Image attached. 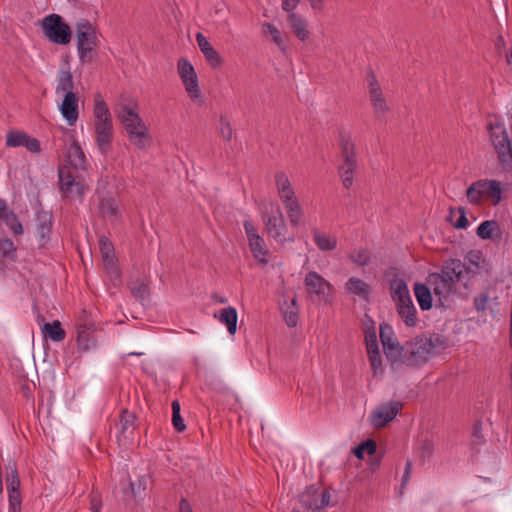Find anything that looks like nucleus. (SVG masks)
Listing matches in <instances>:
<instances>
[{
	"instance_id": "f257e3e1",
	"label": "nucleus",
	"mask_w": 512,
	"mask_h": 512,
	"mask_svg": "<svg viewBox=\"0 0 512 512\" xmlns=\"http://www.w3.org/2000/svg\"><path fill=\"white\" fill-rule=\"evenodd\" d=\"M94 131L99 151L107 155L113 139V125L110 111L100 93L94 96Z\"/></svg>"
},
{
	"instance_id": "f03ea898",
	"label": "nucleus",
	"mask_w": 512,
	"mask_h": 512,
	"mask_svg": "<svg viewBox=\"0 0 512 512\" xmlns=\"http://www.w3.org/2000/svg\"><path fill=\"white\" fill-rule=\"evenodd\" d=\"M391 296L395 301L397 312L403 322L410 327L416 325V308L409 294L406 282L402 279H394L390 284Z\"/></svg>"
},
{
	"instance_id": "7ed1b4c3",
	"label": "nucleus",
	"mask_w": 512,
	"mask_h": 512,
	"mask_svg": "<svg viewBox=\"0 0 512 512\" xmlns=\"http://www.w3.org/2000/svg\"><path fill=\"white\" fill-rule=\"evenodd\" d=\"M491 143L497 153L499 163L504 167L512 165V143L505 126L500 122L488 124Z\"/></svg>"
},
{
	"instance_id": "20e7f679",
	"label": "nucleus",
	"mask_w": 512,
	"mask_h": 512,
	"mask_svg": "<svg viewBox=\"0 0 512 512\" xmlns=\"http://www.w3.org/2000/svg\"><path fill=\"white\" fill-rule=\"evenodd\" d=\"M77 50L82 63L90 62L96 55L98 44L96 31L87 20L77 23L76 26Z\"/></svg>"
},
{
	"instance_id": "39448f33",
	"label": "nucleus",
	"mask_w": 512,
	"mask_h": 512,
	"mask_svg": "<svg viewBox=\"0 0 512 512\" xmlns=\"http://www.w3.org/2000/svg\"><path fill=\"white\" fill-rule=\"evenodd\" d=\"M429 345L426 336L416 337L402 346L399 359L408 366H421L433 355L429 350Z\"/></svg>"
},
{
	"instance_id": "423d86ee",
	"label": "nucleus",
	"mask_w": 512,
	"mask_h": 512,
	"mask_svg": "<svg viewBox=\"0 0 512 512\" xmlns=\"http://www.w3.org/2000/svg\"><path fill=\"white\" fill-rule=\"evenodd\" d=\"M468 201L473 205H479L484 196L491 198L493 205L501 201L502 188L497 180L482 179L473 182L466 191Z\"/></svg>"
},
{
	"instance_id": "0eeeda50",
	"label": "nucleus",
	"mask_w": 512,
	"mask_h": 512,
	"mask_svg": "<svg viewBox=\"0 0 512 512\" xmlns=\"http://www.w3.org/2000/svg\"><path fill=\"white\" fill-rule=\"evenodd\" d=\"M59 183L63 196L68 198H81L87 189L83 177L79 176L67 166L59 167Z\"/></svg>"
},
{
	"instance_id": "6e6552de",
	"label": "nucleus",
	"mask_w": 512,
	"mask_h": 512,
	"mask_svg": "<svg viewBox=\"0 0 512 512\" xmlns=\"http://www.w3.org/2000/svg\"><path fill=\"white\" fill-rule=\"evenodd\" d=\"M304 285L311 299L330 303V298L334 293L333 285L323 278L319 273L310 271L306 274Z\"/></svg>"
},
{
	"instance_id": "1a4fd4ad",
	"label": "nucleus",
	"mask_w": 512,
	"mask_h": 512,
	"mask_svg": "<svg viewBox=\"0 0 512 512\" xmlns=\"http://www.w3.org/2000/svg\"><path fill=\"white\" fill-rule=\"evenodd\" d=\"M42 28L45 36L54 43L66 45L71 40V29L58 14L45 17Z\"/></svg>"
},
{
	"instance_id": "9d476101",
	"label": "nucleus",
	"mask_w": 512,
	"mask_h": 512,
	"mask_svg": "<svg viewBox=\"0 0 512 512\" xmlns=\"http://www.w3.org/2000/svg\"><path fill=\"white\" fill-rule=\"evenodd\" d=\"M368 78V95L372 104L374 115L377 119L383 120L385 115L390 111V107L383 95L381 86L374 74L370 71Z\"/></svg>"
},
{
	"instance_id": "9b49d317",
	"label": "nucleus",
	"mask_w": 512,
	"mask_h": 512,
	"mask_svg": "<svg viewBox=\"0 0 512 512\" xmlns=\"http://www.w3.org/2000/svg\"><path fill=\"white\" fill-rule=\"evenodd\" d=\"M265 229L268 235L276 241L283 243L285 241H292L293 237H287L288 227L285 223L283 213L279 207L270 215L263 217Z\"/></svg>"
},
{
	"instance_id": "f8f14e48",
	"label": "nucleus",
	"mask_w": 512,
	"mask_h": 512,
	"mask_svg": "<svg viewBox=\"0 0 512 512\" xmlns=\"http://www.w3.org/2000/svg\"><path fill=\"white\" fill-rule=\"evenodd\" d=\"M177 70L189 97L191 99L199 98L201 93L198 77L193 65L186 58H180L177 64Z\"/></svg>"
},
{
	"instance_id": "ddd939ff",
	"label": "nucleus",
	"mask_w": 512,
	"mask_h": 512,
	"mask_svg": "<svg viewBox=\"0 0 512 512\" xmlns=\"http://www.w3.org/2000/svg\"><path fill=\"white\" fill-rule=\"evenodd\" d=\"M403 404L400 401H390L381 404L371 415V423L376 428L384 427L392 421L402 410Z\"/></svg>"
},
{
	"instance_id": "4468645a",
	"label": "nucleus",
	"mask_w": 512,
	"mask_h": 512,
	"mask_svg": "<svg viewBox=\"0 0 512 512\" xmlns=\"http://www.w3.org/2000/svg\"><path fill=\"white\" fill-rule=\"evenodd\" d=\"M7 147H20L24 146L32 153H39L41 151L40 142L33 137H30L26 132L20 130H10L6 135Z\"/></svg>"
},
{
	"instance_id": "2eb2a0df",
	"label": "nucleus",
	"mask_w": 512,
	"mask_h": 512,
	"mask_svg": "<svg viewBox=\"0 0 512 512\" xmlns=\"http://www.w3.org/2000/svg\"><path fill=\"white\" fill-rule=\"evenodd\" d=\"M429 284L433 287L434 294L439 298L448 299L456 291V285L450 276H446L441 269L440 273H431L428 277Z\"/></svg>"
},
{
	"instance_id": "dca6fc26",
	"label": "nucleus",
	"mask_w": 512,
	"mask_h": 512,
	"mask_svg": "<svg viewBox=\"0 0 512 512\" xmlns=\"http://www.w3.org/2000/svg\"><path fill=\"white\" fill-rule=\"evenodd\" d=\"M52 215L46 211H40L36 216V237L38 246L43 248L46 246L51 236Z\"/></svg>"
},
{
	"instance_id": "f3484780",
	"label": "nucleus",
	"mask_w": 512,
	"mask_h": 512,
	"mask_svg": "<svg viewBox=\"0 0 512 512\" xmlns=\"http://www.w3.org/2000/svg\"><path fill=\"white\" fill-rule=\"evenodd\" d=\"M129 141L134 144L138 149H146L150 145L151 138L148 133V128L143 122L139 121L138 124L129 125L125 128Z\"/></svg>"
},
{
	"instance_id": "a211bd4d",
	"label": "nucleus",
	"mask_w": 512,
	"mask_h": 512,
	"mask_svg": "<svg viewBox=\"0 0 512 512\" xmlns=\"http://www.w3.org/2000/svg\"><path fill=\"white\" fill-rule=\"evenodd\" d=\"M341 164L339 166L358 167L356 145L349 136L339 140Z\"/></svg>"
},
{
	"instance_id": "6ab92c4d",
	"label": "nucleus",
	"mask_w": 512,
	"mask_h": 512,
	"mask_svg": "<svg viewBox=\"0 0 512 512\" xmlns=\"http://www.w3.org/2000/svg\"><path fill=\"white\" fill-rule=\"evenodd\" d=\"M392 329L389 325L380 326V339L386 356L390 359H397L401 355L402 346L392 337Z\"/></svg>"
},
{
	"instance_id": "aec40b11",
	"label": "nucleus",
	"mask_w": 512,
	"mask_h": 512,
	"mask_svg": "<svg viewBox=\"0 0 512 512\" xmlns=\"http://www.w3.org/2000/svg\"><path fill=\"white\" fill-rule=\"evenodd\" d=\"M287 23L295 35L300 41H306L310 37L309 23L308 20L299 13H290L287 15Z\"/></svg>"
},
{
	"instance_id": "412c9836",
	"label": "nucleus",
	"mask_w": 512,
	"mask_h": 512,
	"mask_svg": "<svg viewBox=\"0 0 512 512\" xmlns=\"http://www.w3.org/2000/svg\"><path fill=\"white\" fill-rule=\"evenodd\" d=\"M197 44L203 53L208 64L213 68H218L223 64V58L220 54L214 49V47L210 44V42L206 39V37L202 33L196 34Z\"/></svg>"
},
{
	"instance_id": "4be33fe9",
	"label": "nucleus",
	"mask_w": 512,
	"mask_h": 512,
	"mask_svg": "<svg viewBox=\"0 0 512 512\" xmlns=\"http://www.w3.org/2000/svg\"><path fill=\"white\" fill-rule=\"evenodd\" d=\"M61 113L69 125H74L78 119V96L76 93L65 94L60 106Z\"/></svg>"
},
{
	"instance_id": "5701e85b",
	"label": "nucleus",
	"mask_w": 512,
	"mask_h": 512,
	"mask_svg": "<svg viewBox=\"0 0 512 512\" xmlns=\"http://www.w3.org/2000/svg\"><path fill=\"white\" fill-rule=\"evenodd\" d=\"M441 269L444 271L446 276H450L452 278L455 285L462 279L464 272H474L471 267H466L461 260L453 258L444 261Z\"/></svg>"
},
{
	"instance_id": "b1692460",
	"label": "nucleus",
	"mask_w": 512,
	"mask_h": 512,
	"mask_svg": "<svg viewBox=\"0 0 512 512\" xmlns=\"http://www.w3.org/2000/svg\"><path fill=\"white\" fill-rule=\"evenodd\" d=\"M287 212V216L292 227H298L304 218V211L296 198L292 197L291 200L282 201Z\"/></svg>"
},
{
	"instance_id": "393cba45",
	"label": "nucleus",
	"mask_w": 512,
	"mask_h": 512,
	"mask_svg": "<svg viewBox=\"0 0 512 512\" xmlns=\"http://www.w3.org/2000/svg\"><path fill=\"white\" fill-rule=\"evenodd\" d=\"M67 159L73 171L86 168V157L80 145L73 141L67 150Z\"/></svg>"
},
{
	"instance_id": "a878e982",
	"label": "nucleus",
	"mask_w": 512,
	"mask_h": 512,
	"mask_svg": "<svg viewBox=\"0 0 512 512\" xmlns=\"http://www.w3.org/2000/svg\"><path fill=\"white\" fill-rule=\"evenodd\" d=\"M275 184L281 201L291 200V198L295 196V191L291 185V182L284 172H276Z\"/></svg>"
},
{
	"instance_id": "bb28decb",
	"label": "nucleus",
	"mask_w": 512,
	"mask_h": 512,
	"mask_svg": "<svg viewBox=\"0 0 512 512\" xmlns=\"http://www.w3.org/2000/svg\"><path fill=\"white\" fill-rule=\"evenodd\" d=\"M6 485L9 498V512H21L20 480H6Z\"/></svg>"
},
{
	"instance_id": "cd10ccee",
	"label": "nucleus",
	"mask_w": 512,
	"mask_h": 512,
	"mask_svg": "<svg viewBox=\"0 0 512 512\" xmlns=\"http://www.w3.org/2000/svg\"><path fill=\"white\" fill-rule=\"evenodd\" d=\"M348 293L360 297L362 300L369 301L370 286L360 278L351 277L345 284Z\"/></svg>"
},
{
	"instance_id": "c85d7f7f",
	"label": "nucleus",
	"mask_w": 512,
	"mask_h": 512,
	"mask_svg": "<svg viewBox=\"0 0 512 512\" xmlns=\"http://www.w3.org/2000/svg\"><path fill=\"white\" fill-rule=\"evenodd\" d=\"M299 501L306 510L316 512L319 511V490L314 486L305 489L299 495Z\"/></svg>"
},
{
	"instance_id": "c756f323",
	"label": "nucleus",
	"mask_w": 512,
	"mask_h": 512,
	"mask_svg": "<svg viewBox=\"0 0 512 512\" xmlns=\"http://www.w3.org/2000/svg\"><path fill=\"white\" fill-rule=\"evenodd\" d=\"M313 239L319 250L323 252L332 251L337 247V238L314 228Z\"/></svg>"
},
{
	"instance_id": "7c9ffc66",
	"label": "nucleus",
	"mask_w": 512,
	"mask_h": 512,
	"mask_svg": "<svg viewBox=\"0 0 512 512\" xmlns=\"http://www.w3.org/2000/svg\"><path fill=\"white\" fill-rule=\"evenodd\" d=\"M92 324L79 323L77 324V343L82 351L88 350L95 344L91 336Z\"/></svg>"
},
{
	"instance_id": "2f4dec72",
	"label": "nucleus",
	"mask_w": 512,
	"mask_h": 512,
	"mask_svg": "<svg viewBox=\"0 0 512 512\" xmlns=\"http://www.w3.org/2000/svg\"><path fill=\"white\" fill-rule=\"evenodd\" d=\"M249 247L250 250L254 256V258L260 263V264H267V254L268 250L266 248L264 239L261 236L253 237L252 239H249Z\"/></svg>"
},
{
	"instance_id": "473e14b6",
	"label": "nucleus",
	"mask_w": 512,
	"mask_h": 512,
	"mask_svg": "<svg viewBox=\"0 0 512 512\" xmlns=\"http://www.w3.org/2000/svg\"><path fill=\"white\" fill-rule=\"evenodd\" d=\"M414 293L422 310H429L432 307V295L430 289L422 283H416Z\"/></svg>"
},
{
	"instance_id": "72a5a7b5",
	"label": "nucleus",
	"mask_w": 512,
	"mask_h": 512,
	"mask_svg": "<svg viewBox=\"0 0 512 512\" xmlns=\"http://www.w3.org/2000/svg\"><path fill=\"white\" fill-rule=\"evenodd\" d=\"M74 82L69 69H62L58 73L56 93H74Z\"/></svg>"
},
{
	"instance_id": "f704fd0d",
	"label": "nucleus",
	"mask_w": 512,
	"mask_h": 512,
	"mask_svg": "<svg viewBox=\"0 0 512 512\" xmlns=\"http://www.w3.org/2000/svg\"><path fill=\"white\" fill-rule=\"evenodd\" d=\"M117 116L120 119L124 128L129 127V125L138 124L142 119L138 115V113L127 105L121 106L118 110H116Z\"/></svg>"
},
{
	"instance_id": "c9c22d12",
	"label": "nucleus",
	"mask_w": 512,
	"mask_h": 512,
	"mask_svg": "<svg viewBox=\"0 0 512 512\" xmlns=\"http://www.w3.org/2000/svg\"><path fill=\"white\" fill-rule=\"evenodd\" d=\"M42 332L45 338H49L53 341L59 342L62 341L66 332L61 327V323L58 320L53 321L52 323H45Z\"/></svg>"
},
{
	"instance_id": "e433bc0d",
	"label": "nucleus",
	"mask_w": 512,
	"mask_h": 512,
	"mask_svg": "<svg viewBox=\"0 0 512 512\" xmlns=\"http://www.w3.org/2000/svg\"><path fill=\"white\" fill-rule=\"evenodd\" d=\"M495 232L500 236L499 225L494 220L483 221L476 230L477 236L483 240L493 239Z\"/></svg>"
},
{
	"instance_id": "4c0bfd02",
	"label": "nucleus",
	"mask_w": 512,
	"mask_h": 512,
	"mask_svg": "<svg viewBox=\"0 0 512 512\" xmlns=\"http://www.w3.org/2000/svg\"><path fill=\"white\" fill-rule=\"evenodd\" d=\"M219 320L227 326L228 332L234 335L237 330V311L233 307L221 310Z\"/></svg>"
},
{
	"instance_id": "58836bf2",
	"label": "nucleus",
	"mask_w": 512,
	"mask_h": 512,
	"mask_svg": "<svg viewBox=\"0 0 512 512\" xmlns=\"http://www.w3.org/2000/svg\"><path fill=\"white\" fill-rule=\"evenodd\" d=\"M99 210L103 217L112 220H115L119 214L118 204L112 197L103 198L99 203Z\"/></svg>"
},
{
	"instance_id": "ea45409f",
	"label": "nucleus",
	"mask_w": 512,
	"mask_h": 512,
	"mask_svg": "<svg viewBox=\"0 0 512 512\" xmlns=\"http://www.w3.org/2000/svg\"><path fill=\"white\" fill-rule=\"evenodd\" d=\"M263 31L265 34H269L272 38V41L281 49L285 50V40L279 31V29L271 24V23H264L263 24Z\"/></svg>"
},
{
	"instance_id": "a19ab883",
	"label": "nucleus",
	"mask_w": 512,
	"mask_h": 512,
	"mask_svg": "<svg viewBox=\"0 0 512 512\" xmlns=\"http://www.w3.org/2000/svg\"><path fill=\"white\" fill-rule=\"evenodd\" d=\"M99 245L104 265L115 261L114 249L112 243L108 240V238L101 237L99 240Z\"/></svg>"
},
{
	"instance_id": "79ce46f5",
	"label": "nucleus",
	"mask_w": 512,
	"mask_h": 512,
	"mask_svg": "<svg viewBox=\"0 0 512 512\" xmlns=\"http://www.w3.org/2000/svg\"><path fill=\"white\" fill-rule=\"evenodd\" d=\"M349 259L358 266H366L369 264L371 255L368 249L361 248L354 250L349 254Z\"/></svg>"
},
{
	"instance_id": "37998d69",
	"label": "nucleus",
	"mask_w": 512,
	"mask_h": 512,
	"mask_svg": "<svg viewBox=\"0 0 512 512\" xmlns=\"http://www.w3.org/2000/svg\"><path fill=\"white\" fill-rule=\"evenodd\" d=\"M129 288H130L131 294L135 298H137L141 301L146 299L149 296V286H148V284H146L144 282H141L139 280L132 281L129 284Z\"/></svg>"
},
{
	"instance_id": "c03bdc74",
	"label": "nucleus",
	"mask_w": 512,
	"mask_h": 512,
	"mask_svg": "<svg viewBox=\"0 0 512 512\" xmlns=\"http://www.w3.org/2000/svg\"><path fill=\"white\" fill-rule=\"evenodd\" d=\"M357 168L358 167L338 166V174L345 188L349 189L353 185L354 174Z\"/></svg>"
},
{
	"instance_id": "a18cd8bd",
	"label": "nucleus",
	"mask_w": 512,
	"mask_h": 512,
	"mask_svg": "<svg viewBox=\"0 0 512 512\" xmlns=\"http://www.w3.org/2000/svg\"><path fill=\"white\" fill-rule=\"evenodd\" d=\"M376 449V442L372 439H368L354 449V454L358 459H363L365 452H367L369 455H372L376 452Z\"/></svg>"
},
{
	"instance_id": "49530a36",
	"label": "nucleus",
	"mask_w": 512,
	"mask_h": 512,
	"mask_svg": "<svg viewBox=\"0 0 512 512\" xmlns=\"http://www.w3.org/2000/svg\"><path fill=\"white\" fill-rule=\"evenodd\" d=\"M172 424L178 432H183L186 429L184 420L180 415V404L177 400L172 402Z\"/></svg>"
},
{
	"instance_id": "de8ad7c7",
	"label": "nucleus",
	"mask_w": 512,
	"mask_h": 512,
	"mask_svg": "<svg viewBox=\"0 0 512 512\" xmlns=\"http://www.w3.org/2000/svg\"><path fill=\"white\" fill-rule=\"evenodd\" d=\"M283 316H284L286 324L289 327H295L297 325V322H298V309L296 307V300L295 299L292 300L291 306H289L287 308V310H285L283 312Z\"/></svg>"
},
{
	"instance_id": "09e8293b",
	"label": "nucleus",
	"mask_w": 512,
	"mask_h": 512,
	"mask_svg": "<svg viewBox=\"0 0 512 512\" xmlns=\"http://www.w3.org/2000/svg\"><path fill=\"white\" fill-rule=\"evenodd\" d=\"M426 341L430 343L429 350L432 354L439 353L446 347L445 340L438 334H432L429 337H426Z\"/></svg>"
},
{
	"instance_id": "8fccbe9b",
	"label": "nucleus",
	"mask_w": 512,
	"mask_h": 512,
	"mask_svg": "<svg viewBox=\"0 0 512 512\" xmlns=\"http://www.w3.org/2000/svg\"><path fill=\"white\" fill-rule=\"evenodd\" d=\"M104 266H105L106 272H107L109 279L112 282L113 286L114 287L120 286L122 283L121 273H120V270H119L118 266L116 265L115 261L108 263Z\"/></svg>"
},
{
	"instance_id": "3c124183",
	"label": "nucleus",
	"mask_w": 512,
	"mask_h": 512,
	"mask_svg": "<svg viewBox=\"0 0 512 512\" xmlns=\"http://www.w3.org/2000/svg\"><path fill=\"white\" fill-rule=\"evenodd\" d=\"M136 416L128 410H123L120 416L119 424L121 427V434H124L129 428H134Z\"/></svg>"
},
{
	"instance_id": "603ef678",
	"label": "nucleus",
	"mask_w": 512,
	"mask_h": 512,
	"mask_svg": "<svg viewBox=\"0 0 512 512\" xmlns=\"http://www.w3.org/2000/svg\"><path fill=\"white\" fill-rule=\"evenodd\" d=\"M220 135L224 140L230 141L232 139L233 130L230 122L223 116L220 117V127H219Z\"/></svg>"
},
{
	"instance_id": "864d4df0",
	"label": "nucleus",
	"mask_w": 512,
	"mask_h": 512,
	"mask_svg": "<svg viewBox=\"0 0 512 512\" xmlns=\"http://www.w3.org/2000/svg\"><path fill=\"white\" fill-rule=\"evenodd\" d=\"M15 246L12 240L6 238L0 241V253L3 257H12Z\"/></svg>"
},
{
	"instance_id": "5fc2aeb1",
	"label": "nucleus",
	"mask_w": 512,
	"mask_h": 512,
	"mask_svg": "<svg viewBox=\"0 0 512 512\" xmlns=\"http://www.w3.org/2000/svg\"><path fill=\"white\" fill-rule=\"evenodd\" d=\"M369 361L371 364V367L374 371V373H378L379 371H382V362H381V356L379 351H372L368 354Z\"/></svg>"
},
{
	"instance_id": "6e6d98bb",
	"label": "nucleus",
	"mask_w": 512,
	"mask_h": 512,
	"mask_svg": "<svg viewBox=\"0 0 512 512\" xmlns=\"http://www.w3.org/2000/svg\"><path fill=\"white\" fill-rule=\"evenodd\" d=\"M331 499L332 496L328 489H324L321 493L319 492V511L328 506H334L335 503Z\"/></svg>"
},
{
	"instance_id": "4d7b16f0",
	"label": "nucleus",
	"mask_w": 512,
	"mask_h": 512,
	"mask_svg": "<svg viewBox=\"0 0 512 512\" xmlns=\"http://www.w3.org/2000/svg\"><path fill=\"white\" fill-rule=\"evenodd\" d=\"M14 215V212L8 208L6 202L0 199V220L6 224L9 220H14Z\"/></svg>"
},
{
	"instance_id": "13d9d810",
	"label": "nucleus",
	"mask_w": 512,
	"mask_h": 512,
	"mask_svg": "<svg viewBox=\"0 0 512 512\" xmlns=\"http://www.w3.org/2000/svg\"><path fill=\"white\" fill-rule=\"evenodd\" d=\"M488 294L482 293L474 298V307L478 312H484L487 309Z\"/></svg>"
},
{
	"instance_id": "bf43d9fd",
	"label": "nucleus",
	"mask_w": 512,
	"mask_h": 512,
	"mask_svg": "<svg viewBox=\"0 0 512 512\" xmlns=\"http://www.w3.org/2000/svg\"><path fill=\"white\" fill-rule=\"evenodd\" d=\"M19 479L15 461L11 460L6 465V480Z\"/></svg>"
},
{
	"instance_id": "052dcab7",
	"label": "nucleus",
	"mask_w": 512,
	"mask_h": 512,
	"mask_svg": "<svg viewBox=\"0 0 512 512\" xmlns=\"http://www.w3.org/2000/svg\"><path fill=\"white\" fill-rule=\"evenodd\" d=\"M433 451H434L433 443L429 440H425L421 446L420 457L422 459L429 458L433 454Z\"/></svg>"
},
{
	"instance_id": "680f3d73",
	"label": "nucleus",
	"mask_w": 512,
	"mask_h": 512,
	"mask_svg": "<svg viewBox=\"0 0 512 512\" xmlns=\"http://www.w3.org/2000/svg\"><path fill=\"white\" fill-rule=\"evenodd\" d=\"M481 259L480 252H470L468 255L469 265L467 267H471V269L475 273V269L479 267V260Z\"/></svg>"
},
{
	"instance_id": "e2e57ef3",
	"label": "nucleus",
	"mask_w": 512,
	"mask_h": 512,
	"mask_svg": "<svg viewBox=\"0 0 512 512\" xmlns=\"http://www.w3.org/2000/svg\"><path fill=\"white\" fill-rule=\"evenodd\" d=\"M301 0H282V9L288 14L295 13L294 10L297 8Z\"/></svg>"
},
{
	"instance_id": "0e129e2a",
	"label": "nucleus",
	"mask_w": 512,
	"mask_h": 512,
	"mask_svg": "<svg viewBox=\"0 0 512 512\" xmlns=\"http://www.w3.org/2000/svg\"><path fill=\"white\" fill-rule=\"evenodd\" d=\"M7 226L13 231L14 234L20 235L23 233V228L21 223L18 221L16 215H14V220H9L6 223Z\"/></svg>"
},
{
	"instance_id": "69168bd1",
	"label": "nucleus",
	"mask_w": 512,
	"mask_h": 512,
	"mask_svg": "<svg viewBox=\"0 0 512 512\" xmlns=\"http://www.w3.org/2000/svg\"><path fill=\"white\" fill-rule=\"evenodd\" d=\"M412 467H413V463L411 460H407L406 461V464H405V470H404V474H403V477H402V483H401V487H405L407 484H408V481L410 479V475H411V472H412Z\"/></svg>"
},
{
	"instance_id": "338daca9",
	"label": "nucleus",
	"mask_w": 512,
	"mask_h": 512,
	"mask_svg": "<svg viewBox=\"0 0 512 512\" xmlns=\"http://www.w3.org/2000/svg\"><path fill=\"white\" fill-rule=\"evenodd\" d=\"M244 228H245V232L247 234V237H248V240L249 239H252L253 237H258L260 236L255 228V226L249 222V221H245L244 222Z\"/></svg>"
},
{
	"instance_id": "774afa93",
	"label": "nucleus",
	"mask_w": 512,
	"mask_h": 512,
	"mask_svg": "<svg viewBox=\"0 0 512 512\" xmlns=\"http://www.w3.org/2000/svg\"><path fill=\"white\" fill-rule=\"evenodd\" d=\"M90 503H91V510H92V512H100L101 499H100V496L97 493H92L91 494Z\"/></svg>"
}]
</instances>
